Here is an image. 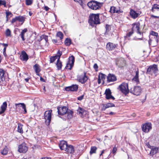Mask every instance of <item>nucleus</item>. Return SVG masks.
Instances as JSON below:
<instances>
[{
	"mask_svg": "<svg viewBox=\"0 0 159 159\" xmlns=\"http://www.w3.org/2000/svg\"><path fill=\"white\" fill-rule=\"evenodd\" d=\"M67 146V148H66L65 151L70 153H73L75 152L74 147L71 145H69L68 144Z\"/></svg>",
	"mask_w": 159,
	"mask_h": 159,
	"instance_id": "17",
	"label": "nucleus"
},
{
	"mask_svg": "<svg viewBox=\"0 0 159 159\" xmlns=\"http://www.w3.org/2000/svg\"><path fill=\"white\" fill-rule=\"evenodd\" d=\"M5 71L3 70L0 69V82L3 81L5 80Z\"/></svg>",
	"mask_w": 159,
	"mask_h": 159,
	"instance_id": "24",
	"label": "nucleus"
},
{
	"mask_svg": "<svg viewBox=\"0 0 159 159\" xmlns=\"http://www.w3.org/2000/svg\"><path fill=\"white\" fill-rule=\"evenodd\" d=\"M58 40H57V39H52V41L54 44H56L57 43H59L58 42Z\"/></svg>",
	"mask_w": 159,
	"mask_h": 159,
	"instance_id": "54",
	"label": "nucleus"
},
{
	"mask_svg": "<svg viewBox=\"0 0 159 159\" xmlns=\"http://www.w3.org/2000/svg\"><path fill=\"white\" fill-rule=\"evenodd\" d=\"M93 68L96 71L98 70V66L96 63L94 64L93 66Z\"/></svg>",
	"mask_w": 159,
	"mask_h": 159,
	"instance_id": "53",
	"label": "nucleus"
},
{
	"mask_svg": "<svg viewBox=\"0 0 159 159\" xmlns=\"http://www.w3.org/2000/svg\"><path fill=\"white\" fill-rule=\"evenodd\" d=\"M105 28L106 29V32L105 33V34H107V33L110 31V28L109 25L108 24H106L105 26Z\"/></svg>",
	"mask_w": 159,
	"mask_h": 159,
	"instance_id": "38",
	"label": "nucleus"
},
{
	"mask_svg": "<svg viewBox=\"0 0 159 159\" xmlns=\"http://www.w3.org/2000/svg\"><path fill=\"white\" fill-rule=\"evenodd\" d=\"M20 59L22 61H26L29 59V56L26 52L23 51L21 52V55L20 56Z\"/></svg>",
	"mask_w": 159,
	"mask_h": 159,
	"instance_id": "14",
	"label": "nucleus"
},
{
	"mask_svg": "<svg viewBox=\"0 0 159 159\" xmlns=\"http://www.w3.org/2000/svg\"><path fill=\"white\" fill-rule=\"evenodd\" d=\"M116 76L113 74L109 73L107 76V82H113L116 81Z\"/></svg>",
	"mask_w": 159,
	"mask_h": 159,
	"instance_id": "10",
	"label": "nucleus"
},
{
	"mask_svg": "<svg viewBox=\"0 0 159 159\" xmlns=\"http://www.w3.org/2000/svg\"><path fill=\"white\" fill-rule=\"evenodd\" d=\"M146 145L148 147L150 148H152L153 147L150 145L149 142L147 143H146Z\"/></svg>",
	"mask_w": 159,
	"mask_h": 159,
	"instance_id": "58",
	"label": "nucleus"
},
{
	"mask_svg": "<svg viewBox=\"0 0 159 159\" xmlns=\"http://www.w3.org/2000/svg\"><path fill=\"white\" fill-rule=\"evenodd\" d=\"M7 102H4L1 106V111H0V115H1L4 113L7 109Z\"/></svg>",
	"mask_w": 159,
	"mask_h": 159,
	"instance_id": "20",
	"label": "nucleus"
},
{
	"mask_svg": "<svg viewBox=\"0 0 159 159\" xmlns=\"http://www.w3.org/2000/svg\"><path fill=\"white\" fill-rule=\"evenodd\" d=\"M6 17L8 16L9 15H12V14L11 13L10 11H8V12H6Z\"/></svg>",
	"mask_w": 159,
	"mask_h": 159,
	"instance_id": "59",
	"label": "nucleus"
},
{
	"mask_svg": "<svg viewBox=\"0 0 159 159\" xmlns=\"http://www.w3.org/2000/svg\"><path fill=\"white\" fill-rule=\"evenodd\" d=\"M77 112L79 114H80L81 117L83 118L84 117V114L85 112L86 113V111L83 108L79 107L77 110Z\"/></svg>",
	"mask_w": 159,
	"mask_h": 159,
	"instance_id": "21",
	"label": "nucleus"
},
{
	"mask_svg": "<svg viewBox=\"0 0 159 159\" xmlns=\"http://www.w3.org/2000/svg\"><path fill=\"white\" fill-rule=\"evenodd\" d=\"M134 32L132 30L131 31L127 33L126 36H124L125 39H127L128 37H130L133 33Z\"/></svg>",
	"mask_w": 159,
	"mask_h": 159,
	"instance_id": "41",
	"label": "nucleus"
},
{
	"mask_svg": "<svg viewBox=\"0 0 159 159\" xmlns=\"http://www.w3.org/2000/svg\"><path fill=\"white\" fill-rule=\"evenodd\" d=\"M3 5L4 7H6V2L5 0H0V5Z\"/></svg>",
	"mask_w": 159,
	"mask_h": 159,
	"instance_id": "43",
	"label": "nucleus"
},
{
	"mask_svg": "<svg viewBox=\"0 0 159 159\" xmlns=\"http://www.w3.org/2000/svg\"><path fill=\"white\" fill-rule=\"evenodd\" d=\"M57 109L58 114L59 115L62 116L66 113L67 114V116L65 118H63V120H66V119H70L72 118L73 112L69 109L67 107L64 106L62 107H58Z\"/></svg>",
	"mask_w": 159,
	"mask_h": 159,
	"instance_id": "1",
	"label": "nucleus"
},
{
	"mask_svg": "<svg viewBox=\"0 0 159 159\" xmlns=\"http://www.w3.org/2000/svg\"><path fill=\"white\" fill-rule=\"evenodd\" d=\"M158 72L157 65L153 64L149 66L147 69L146 73L151 75H156Z\"/></svg>",
	"mask_w": 159,
	"mask_h": 159,
	"instance_id": "5",
	"label": "nucleus"
},
{
	"mask_svg": "<svg viewBox=\"0 0 159 159\" xmlns=\"http://www.w3.org/2000/svg\"><path fill=\"white\" fill-rule=\"evenodd\" d=\"M151 149V150L150 151V154H152V155L157 153L158 151V149L157 148V147H155L154 148H152Z\"/></svg>",
	"mask_w": 159,
	"mask_h": 159,
	"instance_id": "29",
	"label": "nucleus"
},
{
	"mask_svg": "<svg viewBox=\"0 0 159 159\" xmlns=\"http://www.w3.org/2000/svg\"><path fill=\"white\" fill-rule=\"evenodd\" d=\"M0 44L4 46V48L5 47H7L8 46V44L7 43H0Z\"/></svg>",
	"mask_w": 159,
	"mask_h": 159,
	"instance_id": "60",
	"label": "nucleus"
},
{
	"mask_svg": "<svg viewBox=\"0 0 159 159\" xmlns=\"http://www.w3.org/2000/svg\"><path fill=\"white\" fill-rule=\"evenodd\" d=\"M17 18L18 20L22 23L21 24L24 22L25 19V17L24 16H17Z\"/></svg>",
	"mask_w": 159,
	"mask_h": 159,
	"instance_id": "34",
	"label": "nucleus"
},
{
	"mask_svg": "<svg viewBox=\"0 0 159 159\" xmlns=\"http://www.w3.org/2000/svg\"><path fill=\"white\" fill-rule=\"evenodd\" d=\"M57 69L58 70H61V69L62 66V63L60 60L58 59L57 61V63L56 64Z\"/></svg>",
	"mask_w": 159,
	"mask_h": 159,
	"instance_id": "27",
	"label": "nucleus"
},
{
	"mask_svg": "<svg viewBox=\"0 0 159 159\" xmlns=\"http://www.w3.org/2000/svg\"><path fill=\"white\" fill-rule=\"evenodd\" d=\"M117 150V149L115 147H114L112 150V153L115 155V153L116 152Z\"/></svg>",
	"mask_w": 159,
	"mask_h": 159,
	"instance_id": "51",
	"label": "nucleus"
},
{
	"mask_svg": "<svg viewBox=\"0 0 159 159\" xmlns=\"http://www.w3.org/2000/svg\"><path fill=\"white\" fill-rule=\"evenodd\" d=\"M97 149V148L96 147L92 146L91 147L90 150L89 152L90 154L92 155L93 153H96Z\"/></svg>",
	"mask_w": 159,
	"mask_h": 159,
	"instance_id": "33",
	"label": "nucleus"
},
{
	"mask_svg": "<svg viewBox=\"0 0 159 159\" xmlns=\"http://www.w3.org/2000/svg\"><path fill=\"white\" fill-rule=\"evenodd\" d=\"M66 46H69L71 44V41L70 39L66 38L64 42Z\"/></svg>",
	"mask_w": 159,
	"mask_h": 159,
	"instance_id": "32",
	"label": "nucleus"
},
{
	"mask_svg": "<svg viewBox=\"0 0 159 159\" xmlns=\"http://www.w3.org/2000/svg\"><path fill=\"white\" fill-rule=\"evenodd\" d=\"M102 105L103 106V107L101 108V110L102 111H105L107 108L106 105L104 104H103Z\"/></svg>",
	"mask_w": 159,
	"mask_h": 159,
	"instance_id": "52",
	"label": "nucleus"
},
{
	"mask_svg": "<svg viewBox=\"0 0 159 159\" xmlns=\"http://www.w3.org/2000/svg\"><path fill=\"white\" fill-rule=\"evenodd\" d=\"M62 52L60 51V50H59L58 51L57 54H56L58 56V59H59L60 60V57L62 55Z\"/></svg>",
	"mask_w": 159,
	"mask_h": 159,
	"instance_id": "47",
	"label": "nucleus"
},
{
	"mask_svg": "<svg viewBox=\"0 0 159 159\" xmlns=\"http://www.w3.org/2000/svg\"><path fill=\"white\" fill-rule=\"evenodd\" d=\"M102 3H101L95 1H92L89 2L87 5L91 9L97 10L100 9L102 6Z\"/></svg>",
	"mask_w": 159,
	"mask_h": 159,
	"instance_id": "4",
	"label": "nucleus"
},
{
	"mask_svg": "<svg viewBox=\"0 0 159 159\" xmlns=\"http://www.w3.org/2000/svg\"><path fill=\"white\" fill-rule=\"evenodd\" d=\"M33 68L34 70L36 75H39V73L41 71V70L39 67V65L38 64H35Z\"/></svg>",
	"mask_w": 159,
	"mask_h": 159,
	"instance_id": "26",
	"label": "nucleus"
},
{
	"mask_svg": "<svg viewBox=\"0 0 159 159\" xmlns=\"http://www.w3.org/2000/svg\"><path fill=\"white\" fill-rule=\"evenodd\" d=\"M84 95H82L77 98V99L81 101L84 98Z\"/></svg>",
	"mask_w": 159,
	"mask_h": 159,
	"instance_id": "56",
	"label": "nucleus"
},
{
	"mask_svg": "<svg viewBox=\"0 0 159 159\" xmlns=\"http://www.w3.org/2000/svg\"><path fill=\"white\" fill-rule=\"evenodd\" d=\"M132 30L133 32L135 31L138 34H139V23H134L132 24Z\"/></svg>",
	"mask_w": 159,
	"mask_h": 159,
	"instance_id": "18",
	"label": "nucleus"
},
{
	"mask_svg": "<svg viewBox=\"0 0 159 159\" xmlns=\"http://www.w3.org/2000/svg\"><path fill=\"white\" fill-rule=\"evenodd\" d=\"M44 9L46 11H48L49 9V8L47 6H45L44 7Z\"/></svg>",
	"mask_w": 159,
	"mask_h": 159,
	"instance_id": "63",
	"label": "nucleus"
},
{
	"mask_svg": "<svg viewBox=\"0 0 159 159\" xmlns=\"http://www.w3.org/2000/svg\"><path fill=\"white\" fill-rule=\"evenodd\" d=\"M146 63L143 61H140V67L145 66H146Z\"/></svg>",
	"mask_w": 159,
	"mask_h": 159,
	"instance_id": "42",
	"label": "nucleus"
},
{
	"mask_svg": "<svg viewBox=\"0 0 159 159\" xmlns=\"http://www.w3.org/2000/svg\"><path fill=\"white\" fill-rule=\"evenodd\" d=\"M79 81L82 84H84L88 79L87 76H86V73L84 72V74L80 75L78 77Z\"/></svg>",
	"mask_w": 159,
	"mask_h": 159,
	"instance_id": "9",
	"label": "nucleus"
},
{
	"mask_svg": "<svg viewBox=\"0 0 159 159\" xmlns=\"http://www.w3.org/2000/svg\"><path fill=\"white\" fill-rule=\"evenodd\" d=\"M52 110L46 111L44 113V119L46 125H48L51 122Z\"/></svg>",
	"mask_w": 159,
	"mask_h": 159,
	"instance_id": "6",
	"label": "nucleus"
},
{
	"mask_svg": "<svg viewBox=\"0 0 159 159\" xmlns=\"http://www.w3.org/2000/svg\"><path fill=\"white\" fill-rule=\"evenodd\" d=\"M78 88V85L73 84L71 86L66 87L65 89L67 91H76L77 90Z\"/></svg>",
	"mask_w": 159,
	"mask_h": 159,
	"instance_id": "12",
	"label": "nucleus"
},
{
	"mask_svg": "<svg viewBox=\"0 0 159 159\" xmlns=\"http://www.w3.org/2000/svg\"><path fill=\"white\" fill-rule=\"evenodd\" d=\"M106 76V75L105 74L102 73H99L98 75V77H99L100 78H101L102 79H105V77Z\"/></svg>",
	"mask_w": 159,
	"mask_h": 159,
	"instance_id": "45",
	"label": "nucleus"
},
{
	"mask_svg": "<svg viewBox=\"0 0 159 159\" xmlns=\"http://www.w3.org/2000/svg\"><path fill=\"white\" fill-rule=\"evenodd\" d=\"M141 128L143 132L148 133L152 129V125L150 123H146L142 125Z\"/></svg>",
	"mask_w": 159,
	"mask_h": 159,
	"instance_id": "8",
	"label": "nucleus"
},
{
	"mask_svg": "<svg viewBox=\"0 0 159 159\" xmlns=\"http://www.w3.org/2000/svg\"><path fill=\"white\" fill-rule=\"evenodd\" d=\"M28 150V148L25 145V143H23L19 146L18 151L20 152L25 153Z\"/></svg>",
	"mask_w": 159,
	"mask_h": 159,
	"instance_id": "11",
	"label": "nucleus"
},
{
	"mask_svg": "<svg viewBox=\"0 0 159 159\" xmlns=\"http://www.w3.org/2000/svg\"><path fill=\"white\" fill-rule=\"evenodd\" d=\"M158 4H154L153 5L152 7H153V8H154V9H158Z\"/></svg>",
	"mask_w": 159,
	"mask_h": 159,
	"instance_id": "57",
	"label": "nucleus"
},
{
	"mask_svg": "<svg viewBox=\"0 0 159 159\" xmlns=\"http://www.w3.org/2000/svg\"><path fill=\"white\" fill-rule=\"evenodd\" d=\"M17 20H18L17 16H16L15 18H13L11 22L12 23H13Z\"/></svg>",
	"mask_w": 159,
	"mask_h": 159,
	"instance_id": "50",
	"label": "nucleus"
},
{
	"mask_svg": "<svg viewBox=\"0 0 159 159\" xmlns=\"http://www.w3.org/2000/svg\"><path fill=\"white\" fill-rule=\"evenodd\" d=\"M56 36L59 37L60 39V40H61L63 39V34L62 32L59 31L57 33Z\"/></svg>",
	"mask_w": 159,
	"mask_h": 159,
	"instance_id": "37",
	"label": "nucleus"
},
{
	"mask_svg": "<svg viewBox=\"0 0 159 159\" xmlns=\"http://www.w3.org/2000/svg\"><path fill=\"white\" fill-rule=\"evenodd\" d=\"M42 37L43 38V39H44L45 40L46 43H47L48 42V36L43 34L42 35Z\"/></svg>",
	"mask_w": 159,
	"mask_h": 159,
	"instance_id": "48",
	"label": "nucleus"
},
{
	"mask_svg": "<svg viewBox=\"0 0 159 159\" xmlns=\"http://www.w3.org/2000/svg\"><path fill=\"white\" fill-rule=\"evenodd\" d=\"M26 4L27 5H30L33 2V0H26Z\"/></svg>",
	"mask_w": 159,
	"mask_h": 159,
	"instance_id": "44",
	"label": "nucleus"
},
{
	"mask_svg": "<svg viewBox=\"0 0 159 159\" xmlns=\"http://www.w3.org/2000/svg\"><path fill=\"white\" fill-rule=\"evenodd\" d=\"M120 61V60H119L118 59H116V64L119 67H121L122 66L119 63Z\"/></svg>",
	"mask_w": 159,
	"mask_h": 159,
	"instance_id": "46",
	"label": "nucleus"
},
{
	"mask_svg": "<svg viewBox=\"0 0 159 159\" xmlns=\"http://www.w3.org/2000/svg\"><path fill=\"white\" fill-rule=\"evenodd\" d=\"M98 82L99 84H100L101 83V79L99 77H98Z\"/></svg>",
	"mask_w": 159,
	"mask_h": 159,
	"instance_id": "64",
	"label": "nucleus"
},
{
	"mask_svg": "<svg viewBox=\"0 0 159 159\" xmlns=\"http://www.w3.org/2000/svg\"><path fill=\"white\" fill-rule=\"evenodd\" d=\"M67 143L64 140L61 141L59 143V147L61 150H65L67 148Z\"/></svg>",
	"mask_w": 159,
	"mask_h": 159,
	"instance_id": "15",
	"label": "nucleus"
},
{
	"mask_svg": "<svg viewBox=\"0 0 159 159\" xmlns=\"http://www.w3.org/2000/svg\"><path fill=\"white\" fill-rule=\"evenodd\" d=\"M27 31V29L26 28H25L24 30H22L19 36H20L22 39V41H24L25 40V39L24 38L25 34V33Z\"/></svg>",
	"mask_w": 159,
	"mask_h": 159,
	"instance_id": "28",
	"label": "nucleus"
},
{
	"mask_svg": "<svg viewBox=\"0 0 159 159\" xmlns=\"http://www.w3.org/2000/svg\"><path fill=\"white\" fill-rule=\"evenodd\" d=\"M107 108L112 107H115V105L114 104L112 103H108L105 104Z\"/></svg>",
	"mask_w": 159,
	"mask_h": 159,
	"instance_id": "40",
	"label": "nucleus"
},
{
	"mask_svg": "<svg viewBox=\"0 0 159 159\" xmlns=\"http://www.w3.org/2000/svg\"><path fill=\"white\" fill-rule=\"evenodd\" d=\"M75 1L77 2L80 3V4H82L83 3L82 0H74Z\"/></svg>",
	"mask_w": 159,
	"mask_h": 159,
	"instance_id": "62",
	"label": "nucleus"
},
{
	"mask_svg": "<svg viewBox=\"0 0 159 159\" xmlns=\"http://www.w3.org/2000/svg\"><path fill=\"white\" fill-rule=\"evenodd\" d=\"M104 94L106 95V98L107 99H109V97L111 95V92L109 89H106Z\"/></svg>",
	"mask_w": 159,
	"mask_h": 159,
	"instance_id": "25",
	"label": "nucleus"
},
{
	"mask_svg": "<svg viewBox=\"0 0 159 159\" xmlns=\"http://www.w3.org/2000/svg\"><path fill=\"white\" fill-rule=\"evenodd\" d=\"M149 39L148 41L149 45L154 47L158 45L159 37L158 33L153 31H151L150 33Z\"/></svg>",
	"mask_w": 159,
	"mask_h": 159,
	"instance_id": "2",
	"label": "nucleus"
},
{
	"mask_svg": "<svg viewBox=\"0 0 159 159\" xmlns=\"http://www.w3.org/2000/svg\"><path fill=\"white\" fill-rule=\"evenodd\" d=\"M23 125L21 123H18V124L17 131L18 132L22 134L23 132L22 129Z\"/></svg>",
	"mask_w": 159,
	"mask_h": 159,
	"instance_id": "30",
	"label": "nucleus"
},
{
	"mask_svg": "<svg viewBox=\"0 0 159 159\" xmlns=\"http://www.w3.org/2000/svg\"><path fill=\"white\" fill-rule=\"evenodd\" d=\"M5 35L7 37L11 36V31L9 29H7L5 32Z\"/></svg>",
	"mask_w": 159,
	"mask_h": 159,
	"instance_id": "39",
	"label": "nucleus"
},
{
	"mask_svg": "<svg viewBox=\"0 0 159 159\" xmlns=\"http://www.w3.org/2000/svg\"><path fill=\"white\" fill-rule=\"evenodd\" d=\"M15 106L16 108L17 109L19 107H22V108L24 110V114H26L27 113V110L26 106L25 105L24 103H21L16 104Z\"/></svg>",
	"mask_w": 159,
	"mask_h": 159,
	"instance_id": "19",
	"label": "nucleus"
},
{
	"mask_svg": "<svg viewBox=\"0 0 159 159\" xmlns=\"http://www.w3.org/2000/svg\"><path fill=\"white\" fill-rule=\"evenodd\" d=\"M70 62L68 61V62L66 64V66L65 67V68L67 69H69V68H68L69 65H70Z\"/></svg>",
	"mask_w": 159,
	"mask_h": 159,
	"instance_id": "55",
	"label": "nucleus"
},
{
	"mask_svg": "<svg viewBox=\"0 0 159 159\" xmlns=\"http://www.w3.org/2000/svg\"><path fill=\"white\" fill-rule=\"evenodd\" d=\"M50 63H53L54 61L56 60V59L54 58L53 56H51L50 57Z\"/></svg>",
	"mask_w": 159,
	"mask_h": 159,
	"instance_id": "49",
	"label": "nucleus"
},
{
	"mask_svg": "<svg viewBox=\"0 0 159 159\" xmlns=\"http://www.w3.org/2000/svg\"><path fill=\"white\" fill-rule=\"evenodd\" d=\"M151 17L152 18H159V16H155L153 15H152L151 16Z\"/></svg>",
	"mask_w": 159,
	"mask_h": 159,
	"instance_id": "61",
	"label": "nucleus"
},
{
	"mask_svg": "<svg viewBox=\"0 0 159 159\" xmlns=\"http://www.w3.org/2000/svg\"><path fill=\"white\" fill-rule=\"evenodd\" d=\"M109 11L112 14L115 13L119 14L122 12H123V11H121L120 9H118L116 8V7L114 6L111 7Z\"/></svg>",
	"mask_w": 159,
	"mask_h": 159,
	"instance_id": "16",
	"label": "nucleus"
},
{
	"mask_svg": "<svg viewBox=\"0 0 159 159\" xmlns=\"http://www.w3.org/2000/svg\"><path fill=\"white\" fill-rule=\"evenodd\" d=\"M139 87L138 86L135 87L134 88V95L138 96L139 95V92L138 91L139 90Z\"/></svg>",
	"mask_w": 159,
	"mask_h": 159,
	"instance_id": "36",
	"label": "nucleus"
},
{
	"mask_svg": "<svg viewBox=\"0 0 159 159\" xmlns=\"http://www.w3.org/2000/svg\"><path fill=\"white\" fill-rule=\"evenodd\" d=\"M133 81H135L136 82H139V70H138L136 71V75L132 79Z\"/></svg>",
	"mask_w": 159,
	"mask_h": 159,
	"instance_id": "31",
	"label": "nucleus"
},
{
	"mask_svg": "<svg viewBox=\"0 0 159 159\" xmlns=\"http://www.w3.org/2000/svg\"><path fill=\"white\" fill-rule=\"evenodd\" d=\"M75 57L73 55L69 57L68 61L70 62V63L71 64L70 65V67L69 68V70H71L75 62Z\"/></svg>",
	"mask_w": 159,
	"mask_h": 159,
	"instance_id": "22",
	"label": "nucleus"
},
{
	"mask_svg": "<svg viewBox=\"0 0 159 159\" xmlns=\"http://www.w3.org/2000/svg\"><path fill=\"white\" fill-rule=\"evenodd\" d=\"M89 24L93 27L94 25L99 24L100 23L99 17V14H92L89 16L88 20Z\"/></svg>",
	"mask_w": 159,
	"mask_h": 159,
	"instance_id": "3",
	"label": "nucleus"
},
{
	"mask_svg": "<svg viewBox=\"0 0 159 159\" xmlns=\"http://www.w3.org/2000/svg\"><path fill=\"white\" fill-rule=\"evenodd\" d=\"M8 152V148L6 146L1 151V153L3 155H6Z\"/></svg>",
	"mask_w": 159,
	"mask_h": 159,
	"instance_id": "35",
	"label": "nucleus"
},
{
	"mask_svg": "<svg viewBox=\"0 0 159 159\" xmlns=\"http://www.w3.org/2000/svg\"><path fill=\"white\" fill-rule=\"evenodd\" d=\"M118 46L117 44H113L112 43L109 42L106 45V48L109 51H112Z\"/></svg>",
	"mask_w": 159,
	"mask_h": 159,
	"instance_id": "13",
	"label": "nucleus"
},
{
	"mask_svg": "<svg viewBox=\"0 0 159 159\" xmlns=\"http://www.w3.org/2000/svg\"><path fill=\"white\" fill-rule=\"evenodd\" d=\"M119 88L121 92L125 94L129 93L128 84L125 83H123L119 86Z\"/></svg>",
	"mask_w": 159,
	"mask_h": 159,
	"instance_id": "7",
	"label": "nucleus"
},
{
	"mask_svg": "<svg viewBox=\"0 0 159 159\" xmlns=\"http://www.w3.org/2000/svg\"><path fill=\"white\" fill-rule=\"evenodd\" d=\"M131 17L133 19H135L138 16V13H137L134 10L131 9L129 12Z\"/></svg>",
	"mask_w": 159,
	"mask_h": 159,
	"instance_id": "23",
	"label": "nucleus"
}]
</instances>
